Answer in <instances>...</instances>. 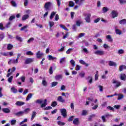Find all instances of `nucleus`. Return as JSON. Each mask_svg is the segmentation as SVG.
Returning <instances> with one entry per match:
<instances>
[{"label":"nucleus","mask_w":126,"mask_h":126,"mask_svg":"<svg viewBox=\"0 0 126 126\" xmlns=\"http://www.w3.org/2000/svg\"><path fill=\"white\" fill-rule=\"evenodd\" d=\"M112 83L113 84H116V85H115V87H119V86H121V85H122V83H121V82H119L118 81H116V80H113L112 82Z\"/></svg>","instance_id":"7"},{"label":"nucleus","mask_w":126,"mask_h":126,"mask_svg":"<svg viewBox=\"0 0 126 126\" xmlns=\"http://www.w3.org/2000/svg\"><path fill=\"white\" fill-rule=\"evenodd\" d=\"M106 38L108 40V42H113V38H112V36L110 35H107Z\"/></svg>","instance_id":"19"},{"label":"nucleus","mask_w":126,"mask_h":126,"mask_svg":"<svg viewBox=\"0 0 126 126\" xmlns=\"http://www.w3.org/2000/svg\"><path fill=\"white\" fill-rule=\"evenodd\" d=\"M120 79L121 80H123L124 81H126V74H121L120 75Z\"/></svg>","instance_id":"16"},{"label":"nucleus","mask_w":126,"mask_h":126,"mask_svg":"<svg viewBox=\"0 0 126 126\" xmlns=\"http://www.w3.org/2000/svg\"><path fill=\"white\" fill-rule=\"evenodd\" d=\"M2 111L3 113H5L6 114H8V113H10V110L7 108H2Z\"/></svg>","instance_id":"15"},{"label":"nucleus","mask_w":126,"mask_h":126,"mask_svg":"<svg viewBox=\"0 0 126 126\" xmlns=\"http://www.w3.org/2000/svg\"><path fill=\"white\" fill-rule=\"evenodd\" d=\"M42 83L43 86H47V85H48V84L47 83V82L45 80H43L42 81Z\"/></svg>","instance_id":"57"},{"label":"nucleus","mask_w":126,"mask_h":126,"mask_svg":"<svg viewBox=\"0 0 126 126\" xmlns=\"http://www.w3.org/2000/svg\"><path fill=\"white\" fill-rule=\"evenodd\" d=\"M8 64H10L11 63H13V64H17L18 63V60L17 59H10L9 62H8Z\"/></svg>","instance_id":"3"},{"label":"nucleus","mask_w":126,"mask_h":126,"mask_svg":"<svg viewBox=\"0 0 126 126\" xmlns=\"http://www.w3.org/2000/svg\"><path fill=\"white\" fill-rule=\"evenodd\" d=\"M102 11L103 13H106V12H108V11H109V8L106 7H104L102 8Z\"/></svg>","instance_id":"32"},{"label":"nucleus","mask_w":126,"mask_h":126,"mask_svg":"<svg viewBox=\"0 0 126 126\" xmlns=\"http://www.w3.org/2000/svg\"><path fill=\"white\" fill-rule=\"evenodd\" d=\"M32 96H33V94H32L31 93L29 94L27 96L26 100L29 101V100H30V98H32Z\"/></svg>","instance_id":"24"},{"label":"nucleus","mask_w":126,"mask_h":126,"mask_svg":"<svg viewBox=\"0 0 126 126\" xmlns=\"http://www.w3.org/2000/svg\"><path fill=\"white\" fill-rule=\"evenodd\" d=\"M64 49H65V46H63L61 48L59 49L58 51L62 53V52H63V51H64Z\"/></svg>","instance_id":"41"},{"label":"nucleus","mask_w":126,"mask_h":126,"mask_svg":"<svg viewBox=\"0 0 126 126\" xmlns=\"http://www.w3.org/2000/svg\"><path fill=\"white\" fill-rule=\"evenodd\" d=\"M13 48V45H12V44L7 45V50H11V49H12Z\"/></svg>","instance_id":"45"},{"label":"nucleus","mask_w":126,"mask_h":126,"mask_svg":"<svg viewBox=\"0 0 126 126\" xmlns=\"http://www.w3.org/2000/svg\"><path fill=\"white\" fill-rule=\"evenodd\" d=\"M98 88L99 89V91L100 92H103V86L101 85L98 86Z\"/></svg>","instance_id":"61"},{"label":"nucleus","mask_w":126,"mask_h":126,"mask_svg":"<svg viewBox=\"0 0 126 126\" xmlns=\"http://www.w3.org/2000/svg\"><path fill=\"white\" fill-rule=\"evenodd\" d=\"M120 24H126V19H123L119 21Z\"/></svg>","instance_id":"38"},{"label":"nucleus","mask_w":126,"mask_h":126,"mask_svg":"<svg viewBox=\"0 0 126 126\" xmlns=\"http://www.w3.org/2000/svg\"><path fill=\"white\" fill-rule=\"evenodd\" d=\"M65 57H63L60 59V63H65Z\"/></svg>","instance_id":"31"},{"label":"nucleus","mask_w":126,"mask_h":126,"mask_svg":"<svg viewBox=\"0 0 126 126\" xmlns=\"http://www.w3.org/2000/svg\"><path fill=\"white\" fill-rule=\"evenodd\" d=\"M58 85V82H53L51 83V87H55Z\"/></svg>","instance_id":"42"},{"label":"nucleus","mask_w":126,"mask_h":126,"mask_svg":"<svg viewBox=\"0 0 126 126\" xmlns=\"http://www.w3.org/2000/svg\"><path fill=\"white\" fill-rule=\"evenodd\" d=\"M28 120L27 119H25L23 121H22L21 123H19V126H21V125H23L24 123H27V121Z\"/></svg>","instance_id":"43"},{"label":"nucleus","mask_w":126,"mask_h":126,"mask_svg":"<svg viewBox=\"0 0 126 126\" xmlns=\"http://www.w3.org/2000/svg\"><path fill=\"white\" fill-rule=\"evenodd\" d=\"M35 56L37 58V59H41V58H42V57H43V56H44V53H43V52L38 51L36 54H35Z\"/></svg>","instance_id":"4"},{"label":"nucleus","mask_w":126,"mask_h":126,"mask_svg":"<svg viewBox=\"0 0 126 126\" xmlns=\"http://www.w3.org/2000/svg\"><path fill=\"white\" fill-rule=\"evenodd\" d=\"M29 2V1H28V0H24V4L25 6H27V5H28Z\"/></svg>","instance_id":"55"},{"label":"nucleus","mask_w":126,"mask_h":126,"mask_svg":"<svg viewBox=\"0 0 126 126\" xmlns=\"http://www.w3.org/2000/svg\"><path fill=\"white\" fill-rule=\"evenodd\" d=\"M35 103H36V104H42L43 103V100H42V99H37L35 101Z\"/></svg>","instance_id":"46"},{"label":"nucleus","mask_w":126,"mask_h":126,"mask_svg":"<svg viewBox=\"0 0 126 126\" xmlns=\"http://www.w3.org/2000/svg\"><path fill=\"white\" fill-rule=\"evenodd\" d=\"M56 80H60L62 79L63 75H57L55 77Z\"/></svg>","instance_id":"20"},{"label":"nucleus","mask_w":126,"mask_h":126,"mask_svg":"<svg viewBox=\"0 0 126 126\" xmlns=\"http://www.w3.org/2000/svg\"><path fill=\"white\" fill-rule=\"evenodd\" d=\"M30 111H31L30 108H26L24 111H23L24 114H28Z\"/></svg>","instance_id":"35"},{"label":"nucleus","mask_w":126,"mask_h":126,"mask_svg":"<svg viewBox=\"0 0 126 126\" xmlns=\"http://www.w3.org/2000/svg\"><path fill=\"white\" fill-rule=\"evenodd\" d=\"M16 116H23L24 115V111H20L16 113H15Z\"/></svg>","instance_id":"28"},{"label":"nucleus","mask_w":126,"mask_h":126,"mask_svg":"<svg viewBox=\"0 0 126 126\" xmlns=\"http://www.w3.org/2000/svg\"><path fill=\"white\" fill-rule=\"evenodd\" d=\"M11 92L13 93H17V90L14 88V87H12L11 88Z\"/></svg>","instance_id":"27"},{"label":"nucleus","mask_w":126,"mask_h":126,"mask_svg":"<svg viewBox=\"0 0 126 126\" xmlns=\"http://www.w3.org/2000/svg\"><path fill=\"white\" fill-rule=\"evenodd\" d=\"M69 6H71V7L74 6V3L72 1H69Z\"/></svg>","instance_id":"51"},{"label":"nucleus","mask_w":126,"mask_h":126,"mask_svg":"<svg viewBox=\"0 0 126 126\" xmlns=\"http://www.w3.org/2000/svg\"><path fill=\"white\" fill-rule=\"evenodd\" d=\"M9 123L11 124V126H14L16 124V120H11L10 121Z\"/></svg>","instance_id":"26"},{"label":"nucleus","mask_w":126,"mask_h":126,"mask_svg":"<svg viewBox=\"0 0 126 126\" xmlns=\"http://www.w3.org/2000/svg\"><path fill=\"white\" fill-rule=\"evenodd\" d=\"M56 14H57V12H54V11L52 12L50 17V19L52 20L53 18H54V16L56 15Z\"/></svg>","instance_id":"21"},{"label":"nucleus","mask_w":126,"mask_h":126,"mask_svg":"<svg viewBox=\"0 0 126 126\" xmlns=\"http://www.w3.org/2000/svg\"><path fill=\"white\" fill-rule=\"evenodd\" d=\"M52 107H56L57 106V101H53L51 104Z\"/></svg>","instance_id":"63"},{"label":"nucleus","mask_w":126,"mask_h":126,"mask_svg":"<svg viewBox=\"0 0 126 126\" xmlns=\"http://www.w3.org/2000/svg\"><path fill=\"white\" fill-rule=\"evenodd\" d=\"M51 5L52 3L51 2H46L44 5V10L45 11H48V10H50V8H51Z\"/></svg>","instance_id":"1"},{"label":"nucleus","mask_w":126,"mask_h":126,"mask_svg":"<svg viewBox=\"0 0 126 126\" xmlns=\"http://www.w3.org/2000/svg\"><path fill=\"white\" fill-rule=\"evenodd\" d=\"M85 20L86 21V22H87V23H90L91 21V14L89 13L85 15Z\"/></svg>","instance_id":"2"},{"label":"nucleus","mask_w":126,"mask_h":126,"mask_svg":"<svg viewBox=\"0 0 126 126\" xmlns=\"http://www.w3.org/2000/svg\"><path fill=\"white\" fill-rule=\"evenodd\" d=\"M11 3L12 5V6H14V7H16L17 6V4H16V3L15 2V1H13V0H12L11 1Z\"/></svg>","instance_id":"49"},{"label":"nucleus","mask_w":126,"mask_h":126,"mask_svg":"<svg viewBox=\"0 0 126 126\" xmlns=\"http://www.w3.org/2000/svg\"><path fill=\"white\" fill-rule=\"evenodd\" d=\"M20 79L21 80L22 82H25V77L22 76L20 78Z\"/></svg>","instance_id":"60"},{"label":"nucleus","mask_w":126,"mask_h":126,"mask_svg":"<svg viewBox=\"0 0 126 126\" xmlns=\"http://www.w3.org/2000/svg\"><path fill=\"white\" fill-rule=\"evenodd\" d=\"M124 53H125V51H124V50H123V49H120L119 50H118V54L119 55H122V54H124Z\"/></svg>","instance_id":"50"},{"label":"nucleus","mask_w":126,"mask_h":126,"mask_svg":"<svg viewBox=\"0 0 126 126\" xmlns=\"http://www.w3.org/2000/svg\"><path fill=\"white\" fill-rule=\"evenodd\" d=\"M73 124H74L75 126H78V125H79V119L76 118L74 119L73 121Z\"/></svg>","instance_id":"13"},{"label":"nucleus","mask_w":126,"mask_h":126,"mask_svg":"<svg viewBox=\"0 0 126 126\" xmlns=\"http://www.w3.org/2000/svg\"><path fill=\"white\" fill-rule=\"evenodd\" d=\"M16 39L18 40V41H19L20 42H22V38H21V37L17 35L16 37Z\"/></svg>","instance_id":"52"},{"label":"nucleus","mask_w":126,"mask_h":126,"mask_svg":"<svg viewBox=\"0 0 126 126\" xmlns=\"http://www.w3.org/2000/svg\"><path fill=\"white\" fill-rule=\"evenodd\" d=\"M107 109H108V110H110V111H114L115 110L113 107L110 106H107Z\"/></svg>","instance_id":"58"},{"label":"nucleus","mask_w":126,"mask_h":126,"mask_svg":"<svg viewBox=\"0 0 126 126\" xmlns=\"http://www.w3.org/2000/svg\"><path fill=\"white\" fill-rule=\"evenodd\" d=\"M108 63H109V65H110V66H117V63H115L113 61H109Z\"/></svg>","instance_id":"18"},{"label":"nucleus","mask_w":126,"mask_h":126,"mask_svg":"<svg viewBox=\"0 0 126 126\" xmlns=\"http://www.w3.org/2000/svg\"><path fill=\"white\" fill-rule=\"evenodd\" d=\"M72 50H73L72 48H69L66 51V54H67V55H69V54H70V52H71Z\"/></svg>","instance_id":"54"},{"label":"nucleus","mask_w":126,"mask_h":126,"mask_svg":"<svg viewBox=\"0 0 126 126\" xmlns=\"http://www.w3.org/2000/svg\"><path fill=\"white\" fill-rule=\"evenodd\" d=\"M82 23V22L80 20H77V21H76V24L77 25V26H80V25Z\"/></svg>","instance_id":"39"},{"label":"nucleus","mask_w":126,"mask_h":126,"mask_svg":"<svg viewBox=\"0 0 126 126\" xmlns=\"http://www.w3.org/2000/svg\"><path fill=\"white\" fill-rule=\"evenodd\" d=\"M55 25V23H54V22L53 21H49V26L50 27V28H52V27H53V26H54Z\"/></svg>","instance_id":"33"},{"label":"nucleus","mask_w":126,"mask_h":126,"mask_svg":"<svg viewBox=\"0 0 126 126\" xmlns=\"http://www.w3.org/2000/svg\"><path fill=\"white\" fill-rule=\"evenodd\" d=\"M64 73H65V75H66V76L69 75V73H68V71L66 69H64Z\"/></svg>","instance_id":"59"},{"label":"nucleus","mask_w":126,"mask_h":126,"mask_svg":"<svg viewBox=\"0 0 126 126\" xmlns=\"http://www.w3.org/2000/svg\"><path fill=\"white\" fill-rule=\"evenodd\" d=\"M13 78V76H11L10 77H9L8 78V82L9 83H11V82H12V79Z\"/></svg>","instance_id":"53"},{"label":"nucleus","mask_w":126,"mask_h":126,"mask_svg":"<svg viewBox=\"0 0 126 126\" xmlns=\"http://www.w3.org/2000/svg\"><path fill=\"white\" fill-rule=\"evenodd\" d=\"M59 26L61 28H62V29H64V30H66V31H68V29H67L63 25L61 24Z\"/></svg>","instance_id":"37"},{"label":"nucleus","mask_w":126,"mask_h":126,"mask_svg":"<svg viewBox=\"0 0 126 126\" xmlns=\"http://www.w3.org/2000/svg\"><path fill=\"white\" fill-rule=\"evenodd\" d=\"M34 62V58H28L25 60V63L26 64H29V63H33Z\"/></svg>","instance_id":"5"},{"label":"nucleus","mask_w":126,"mask_h":126,"mask_svg":"<svg viewBox=\"0 0 126 126\" xmlns=\"http://www.w3.org/2000/svg\"><path fill=\"white\" fill-rule=\"evenodd\" d=\"M124 98V95L123 94H119L118 95V100H122Z\"/></svg>","instance_id":"48"},{"label":"nucleus","mask_w":126,"mask_h":126,"mask_svg":"<svg viewBox=\"0 0 126 126\" xmlns=\"http://www.w3.org/2000/svg\"><path fill=\"white\" fill-rule=\"evenodd\" d=\"M119 68L120 71H123V69H126V66L125 65H121Z\"/></svg>","instance_id":"34"},{"label":"nucleus","mask_w":126,"mask_h":126,"mask_svg":"<svg viewBox=\"0 0 126 126\" xmlns=\"http://www.w3.org/2000/svg\"><path fill=\"white\" fill-rule=\"evenodd\" d=\"M79 63H81V64H84L86 65V66H88L89 64H87V63H85L84 61L83 60H80L79 61Z\"/></svg>","instance_id":"22"},{"label":"nucleus","mask_w":126,"mask_h":126,"mask_svg":"<svg viewBox=\"0 0 126 126\" xmlns=\"http://www.w3.org/2000/svg\"><path fill=\"white\" fill-rule=\"evenodd\" d=\"M115 29L116 33L117 34V35H121L122 34V31H121V30L118 29L117 27H115Z\"/></svg>","instance_id":"17"},{"label":"nucleus","mask_w":126,"mask_h":126,"mask_svg":"<svg viewBox=\"0 0 126 126\" xmlns=\"http://www.w3.org/2000/svg\"><path fill=\"white\" fill-rule=\"evenodd\" d=\"M36 117V112L35 111L32 112V117H31V121H33L34 120V118Z\"/></svg>","instance_id":"36"},{"label":"nucleus","mask_w":126,"mask_h":126,"mask_svg":"<svg viewBox=\"0 0 126 126\" xmlns=\"http://www.w3.org/2000/svg\"><path fill=\"white\" fill-rule=\"evenodd\" d=\"M26 55H27L28 56H33V55H34V54L31 51H29L27 52Z\"/></svg>","instance_id":"47"},{"label":"nucleus","mask_w":126,"mask_h":126,"mask_svg":"<svg viewBox=\"0 0 126 126\" xmlns=\"http://www.w3.org/2000/svg\"><path fill=\"white\" fill-rule=\"evenodd\" d=\"M95 55H98L99 56H103V55H105V52L101 50H97L94 52Z\"/></svg>","instance_id":"6"},{"label":"nucleus","mask_w":126,"mask_h":126,"mask_svg":"<svg viewBox=\"0 0 126 126\" xmlns=\"http://www.w3.org/2000/svg\"><path fill=\"white\" fill-rule=\"evenodd\" d=\"M95 117H96L95 114L91 115L88 118V121H92V119H93V118H95Z\"/></svg>","instance_id":"30"},{"label":"nucleus","mask_w":126,"mask_h":126,"mask_svg":"<svg viewBox=\"0 0 126 126\" xmlns=\"http://www.w3.org/2000/svg\"><path fill=\"white\" fill-rule=\"evenodd\" d=\"M88 80H89V83H90V84H91V83H92V81H93L92 77H91V76L88 77Z\"/></svg>","instance_id":"44"},{"label":"nucleus","mask_w":126,"mask_h":126,"mask_svg":"<svg viewBox=\"0 0 126 126\" xmlns=\"http://www.w3.org/2000/svg\"><path fill=\"white\" fill-rule=\"evenodd\" d=\"M80 66L79 65H76L75 67V70L77 71L80 70Z\"/></svg>","instance_id":"62"},{"label":"nucleus","mask_w":126,"mask_h":126,"mask_svg":"<svg viewBox=\"0 0 126 126\" xmlns=\"http://www.w3.org/2000/svg\"><path fill=\"white\" fill-rule=\"evenodd\" d=\"M25 104V102H24L23 101H17L16 102L15 105H16V106H18L19 107H21V106H23V105H24Z\"/></svg>","instance_id":"11"},{"label":"nucleus","mask_w":126,"mask_h":126,"mask_svg":"<svg viewBox=\"0 0 126 126\" xmlns=\"http://www.w3.org/2000/svg\"><path fill=\"white\" fill-rule=\"evenodd\" d=\"M70 63L73 67H74V66H75V61H74V60H71L70 61Z\"/></svg>","instance_id":"29"},{"label":"nucleus","mask_w":126,"mask_h":126,"mask_svg":"<svg viewBox=\"0 0 126 126\" xmlns=\"http://www.w3.org/2000/svg\"><path fill=\"white\" fill-rule=\"evenodd\" d=\"M47 59L48 61H57V58L54 57L52 55H48Z\"/></svg>","instance_id":"12"},{"label":"nucleus","mask_w":126,"mask_h":126,"mask_svg":"<svg viewBox=\"0 0 126 126\" xmlns=\"http://www.w3.org/2000/svg\"><path fill=\"white\" fill-rule=\"evenodd\" d=\"M111 14L112 15V18H115V17H117L118 15V12L115 10L112 11L111 13Z\"/></svg>","instance_id":"9"},{"label":"nucleus","mask_w":126,"mask_h":126,"mask_svg":"<svg viewBox=\"0 0 126 126\" xmlns=\"http://www.w3.org/2000/svg\"><path fill=\"white\" fill-rule=\"evenodd\" d=\"M28 18H29V15H24L22 18V20H23V21H24L26 20V19H28Z\"/></svg>","instance_id":"23"},{"label":"nucleus","mask_w":126,"mask_h":126,"mask_svg":"<svg viewBox=\"0 0 126 126\" xmlns=\"http://www.w3.org/2000/svg\"><path fill=\"white\" fill-rule=\"evenodd\" d=\"M57 124L59 126H64L65 125V123L62 122V121H58Z\"/></svg>","instance_id":"40"},{"label":"nucleus","mask_w":126,"mask_h":126,"mask_svg":"<svg viewBox=\"0 0 126 126\" xmlns=\"http://www.w3.org/2000/svg\"><path fill=\"white\" fill-rule=\"evenodd\" d=\"M57 100L59 102H61V103H64L65 102V100L63 98V96H59Z\"/></svg>","instance_id":"14"},{"label":"nucleus","mask_w":126,"mask_h":126,"mask_svg":"<svg viewBox=\"0 0 126 126\" xmlns=\"http://www.w3.org/2000/svg\"><path fill=\"white\" fill-rule=\"evenodd\" d=\"M79 75L82 78H83V77H84L85 73L84 72H81L79 73Z\"/></svg>","instance_id":"56"},{"label":"nucleus","mask_w":126,"mask_h":126,"mask_svg":"<svg viewBox=\"0 0 126 126\" xmlns=\"http://www.w3.org/2000/svg\"><path fill=\"white\" fill-rule=\"evenodd\" d=\"M47 106V99H45L44 100V103H43L41 105V108H45Z\"/></svg>","instance_id":"25"},{"label":"nucleus","mask_w":126,"mask_h":126,"mask_svg":"<svg viewBox=\"0 0 126 126\" xmlns=\"http://www.w3.org/2000/svg\"><path fill=\"white\" fill-rule=\"evenodd\" d=\"M61 113L63 118L66 117V110L64 108L60 109Z\"/></svg>","instance_id":"8"},{"label":"nucleus","mask_w":126,"mask_h":126,"mask_svg":"<svg viewBox=\"0 0 126 126\" xmlns=\"http://www.w3.org/2000/svg\"><path fill=\"white\" fill-rule=\"evenodd\" d=\"M28 27H29V26H28V25H26L21 28V29H20V31H25V32H28V30H27V28Z\"/></svg>","instance_id":"10"},{"label":"nucleus","mask_w":126,"mask_h":126,"mask_svg":"<svg viewBox=\"0 0 126 126\" xmlns=\"http://www.w3.org/2000/svg\"><path fill=\"white\" fill-rule=\"evenodd\" d=\"M4 38V34L1 33L0 34V40H2Z\"/></svg>","instance_id":"64"}]
</instances>
